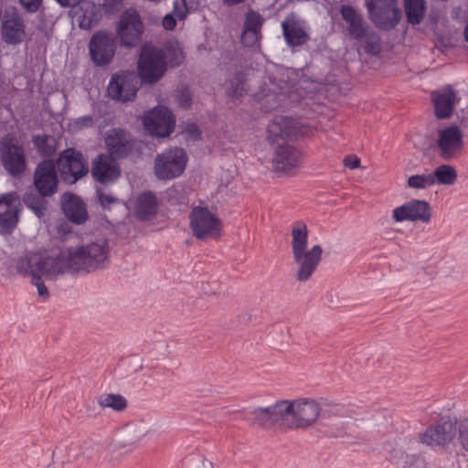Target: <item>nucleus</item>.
Segmentation results:
<instances>
[{
  "label": "nucleus",
  "instance_id": "obj_51",
  "mask_svg": "<svg viewBox=\"0 0 468 468\" xmlns=\"http://www.w3.org/2000/svg\"><path fill=\"white\" fill-rule=\"evenodd\" d=\"M245 0H224V3H226L229 5H236L243 3Z\"/></svg>",
  "mask_w": 468,
  "mask_h": 468
},
{
  "label": "nucleus",
  "instance_id": "obj_26",
  "mask_svg": "<svg viewBox=\"0 0 468 468\" xmlns=\"http://www.w3.org/2000/svg\"><path fill=\"white\" fill-rule=\"evenodd\" d=\"M282 28L284 39L289 47L302 46L309 39L307 33L297 24L293 16H287L282 23Z\"/></svg>",
  "mask_w": 468,
  "mask_h": 468
},
{
  "label": "nucleus",
  "instance_id": "obj_38",
  "mask_svg": "<svg viewBox=\"0 0 468 468\" xmlns=\"http://www.w3.org/2000/svg\"><path fill=\"white\" fill-rule=\"evenodd\" d=\"M123 4L124 0H103L101 5L105 16L112 17L122 11Z\"/></svg>",
  "mask_w": 468,
  "mask_h": 468
},
{
  "label": "nucleus",
  "instance_id": "obj_4",
  "mask_svg": "<svg viewBox=\"0 0 468 468\" xmlns=\"http://www.w3.org/2000/svg\"><path fill=\"white\" fill-rule=\"evenodd\" d=\"M308 229L303 220L293 222L292 228V251L294 261L299 265L296 279L308 281L322 261L323 249L320 245L307 250Z\"/></svg>",
  "mask_w": 468,
  "mask_h": 468
},
{
  "label": "nucleus",
  "instance_id": "obj_12",
  "mask_svg": "<svg viewBox=\"0 0 468 468\" xmlns=\"http://www.w3.org/2000/svg\"><path fill=\"white\" fill-rule=\"evenodd\" d=\"M56 165L61 179L70 185L75 184L89 172L88 163L83 154L74 148L60 153Z\"/></svg>",
  "mask_w": 468,
  "mask_h": 468
},
{
  "label": "nucleus",
  "instance_id": "obj_30",
  "mask_svg": "<svg viewBox=\"0 0 468 468\" xmlns=\"http://www.w3.org/2000/svg\"><path fill=\"white\" fill-rule=\"evenodd\" d=\"M48 196H43L41 193L36 191L26 192L23 197V202L27 207L34 212L37 218H42L48 208V201L46 197Z\"/></svg>",
  "mask_w": 468,
  "mask_h": 468
},
{
  "label": "nucleus",
  "instance_id": "obj_16",
  "mask_svg": "<svg viewBox=\"0 0 468 468\" xmlns=\"http://www.w3.org/2000/svg\"><path fill=\"white\" fill-rule=\"evenodd\" d=\"M90 172L93 179L104 186L114 185L122 176L119 163L103 153L92 160Z\"/></svg>",
  "mask_w": 468,
  "mask_h": 468
},
{
  "label": "nucleus",
  "instance_id": "obj_10",
  "mask_svg": "<svg viewBox=\"0 0 468 468\" xmlns=\"http://www.w3.org/2000/svg\"><path fill=\"white\" fill-rule=\"evenodd\" d=\"M117 39L107 30H98L90 38L88 48L92 64L95 67L110 65L116 54Z\"/></svg>",
  "mask_w": 468,
  "mask_h": 468
},
{
  "label": "nucleus",
  "instance_id": "obj_8",
  "mask_svg": "<svg viewBox=\"0 0 468 468\" xmlns=\"http://www.w3.org/2000/svg\"><path fill=\"white\" fill-rule=\"evenodd\" d=\"M189 221L192 233L197 239H218L221 237L222 221L207 207H194L189 214Z\"/></svg>",
  "mask_w": 468,
  "mask_h": 468
},
{
  "label": "nucleus",
  "instance_id": "obj_14",
  "mask_svg": "<svg viewBox=\"0 0 468 468\" xmlns=\"http://www.w3.org/2000/svg\"><path fill=\"white\" fill-rule=\"evenodd\" d=\"M176 116L166 106H156L144 118V126L157 138L169 137L176 127Z\"/></svg>",
  "mask_w": 468,
  "mask_h": 468
},
{
  "label": "nucleus",
  "instance_id": "obj_17",
  "mask_svg": "<svg viewBox=\"0 0 468 468\" xmlns=\"http://www.w3.org/2000/svg\"><path fill=\"white\" fill-rule=\"evenodd\" d=\"M56 163L51 159L40 161L34 172V186L43 196H53L58 190Z\"/></svg>",
  "mask_w": 468,
  "mask_h": 468
},
{
  "label": "nucleus",
  "instance_id": "obj_29",
  "mask_svg": "<svg viewBox=\"0 0 468 468\" xmlns=\"http://www.w3.org/2000/svg\"><path fill=\"white\" fill-rule=\"evenodd\" d=\"M162 48L165 51V62L168 68H178L181 66L186 58L183 48L177 41H166Z\"/></svg>",
  "mask_w": 468,
  "mask_h": 468
},
{
  "label": "nucleus",
  "instance_id": "obj_20",
  "mask_svg": "<svg viewBox=\"0 0 468 468\" xmlns=\"http://www.w3.org/2000/svg\"><path fill=\"white\" fill-rule=\"evenodd\" d=\"M137 90L133 78L126 74H113L107 87L108 96L122 102L133 101Z\"/></svg>",
  "mask_w": 468,
  "mask_h": 468
},
{
  "label": "nucleus",
  "instance_id": "obj_47",
  "mask_svg": "<svg viewBox=\"0 0 468 468\" xmlns=\"http://www.w3.org/2000/svg\"><path fill=\"white\" fill-rule=\"evenodd\" d=\"M174 11H175V14H176V17L178 18V20L182 21V20L186 19L187 13H188L186 0H185V3L182 2V7H178V2L176 1L174 3Z\"/></svg>",
  "mask_w": 468,
  "mask_h": 468
},
{
  "label": "nucleus",
  "instance_id": "obj_19",
  "mask_svg": "<svg viewBox=\"0 0 468 468\" xmlns=\"http://www.w3.org/2000/svg\"><path fill=\"white\" fill-rule=\"evenodd\" d=\"M463 131L457 125H451L438 132L437 145L440 156L449 161L463 148Z\"/></svg>",
  "mask_w": 468,
  "mask_h": 468
},
{
  "label": "nucleus",
  "instance_id": "obj_9",
  "mask_svg": "<svg viewBox=\"0 0 468 468\" xmlns=\"http://www.w3.org/2000/svg\"><path fill=\"white\" fill-rule=\"evenodd\" d=\"M366 5L370 20L378 29L393 30L401 19L398 0H366Z\"/></svg>",
  "mask_w": 468,
  "mask_h": 468
},
{
  "label": "nucleus",
  "instance_id": "obj_52",
  "mask_svg": "<svg viewBox=\"0 0 468 468\" xmlns=\"http://www.w3.org/2000/svg\"><path fill=\"white\" fill-rule=\"evenodd\" d=\"M198 468H214V466H213V463L211 462L204 461V462H202L201 466L198 467Z\"/></svg>",
  "mask_w": 468,
  "mask_h": 468
},
{
  "label": "nucleus",
  "instance_id": "obj_32",
  "mask_svg": "<svg viewBox=\"0 0 468 468\" xmlns=\"http://www.w3.org/2000/svg\"><path fill=\"white\" fill-rule=\"evenodd\" d=\"M55 140L48 134H35L32 137V143L38 154L47 159H49L56 152Z\"/></svg>",
  "mask_w": 468,
  "mask_h": 468
},
{
  "label": "nucleus",
  "instance_id": "obj_1",
  "mask_svg": "<svg viewBox=\"0 0 468 468\" xmlns=\"http://www.w3.org/2000/svg\"><path fill=\"white\" fill-rule=\"evenodd\" d=\"M110 248L106 239L90 242L87 245L69 249L68 255L59 253L56 257H43L34 252H27L16 261V269L23 277L42 274L52 280L65 272L90 273L104 269L109 263Z\"/></svg>",
  "mask_w": 468,
  "mask_h": 468
},
{
  "label": "nucleus",
  "instance_id": "obj_33",
  "mask_svg": "<svg viewBox=\"0 0 468 468\" xmlns=\"http://www.w3.org/2000/svg\"><path fill=\"white\" fill-rule=\"evenodd\" d=\"M431 175L434 180V185H453L457 179L456 169L450 165H441L438 166Z\"/></svg>",
  "mask_w": 468,
  "mask_h": 468
},
{
  "label": "nucleus",
  "instance_id": "obj_21",
  "mask_svg": "<svg viewBox=\"0 0 468 468\" xmlns=\"http://www.w3.org/2000/svg\"><path fill=\"white\" fill-rule=\"evenodd\" d=\"M1 36L6 45H20L27 36L24 19L18 15H14L4 20L1 25Z\"/></svg>",
  "mask_w": 468,
  "mask_h": 468
},
{
  "label": "nucleus",
  "instance_id": "obj_31",
  "mask_svg": "<svg viewBox=\"0 0 468 468\" xmlns=\"http://www.w3.org/2000/svg\"><path fill=\"white\" fill-rule=\"evenodd\" d=\"M425 11V0H405V14L408 23L420 24L424 17Z\"/></svg>",
  "mask_w": 468,
  "mask_h": 468
},
{
  "label": "nucleus",
  "instance_id": "obj_53",
  "mask_svg": "<svg viewBox=\"0 0 468 468\" xmlns=\"http://www.w3.org/2000/svg\"><path fill=\"white\" fill-rule=\"evenodd\" d=\"M69 227L67 225V224H62L60 225V227L58 228V230H62L64 233H67L69 231Z\"/></svg>",
  "mask_w": 468,
  "mask_h": 468
},
{
  "label": "nucleus",
  "instance_id": "obj_6",
  "mask_svg": "<svg viewBox=\"0 0 468 468\" xmlns=\"http://www.w3.org/2000/svg\"><path fill=\"white\" fill-rule=\"evenodd\" d=\"M165 51L151 43L144 44L140 48L138 73L144 83H157L167 71Z\"/></svg>",
  "mask_w": 468,
  "mask_h": 468
},
{
  "label": "nucleus",
  "instance_id": "obj_36",
  "mask_svg": "<svg viewBox=\"0 0 468 468\" xmlns=\"http://www.w3.org/2000/svg\"><path fill=\"white\" fill-rule=\"evenodd\" d=\"M245 77L241 72H237L234 78L230 80L229 87L227 90V94L231 99H238L243 96L244 93Z\"/></svg>",
  "mask_w": 468,
  "mask_h": 468
},
{
  "label": "nucleus",
  "instance_id": "obj_23",
  "mask_svg": "<svg viewBox=\"0 0 468 468\" xmlns=\"http://www.w3.org/2000/svg\"><path fill=\"white\" fill-rule=\"evenodd\" d=\"M455 96V91L451 86H448L442 92L435 90L431 93V101L437 119L444 120L452 116Z\"/></svg>",
  "mask_w": 468,
  "mask_h": 468
},
{
  "label": "nucleus",
  "instance_id": "obj_35",
  "mask_svg": "<svg viewBox=\"0 0 468 468\" xmlns=\"http://www.w3.org/2000/svg\"><path fill=\"white\" fill-rule=\"evenodd\" d=\"M101 5H93L90 9H86L80 22V27L83 29H90L95 27L102 17Z\"/></svg>",
  "mask_w": 468,
  "mask_h": 468
},
{
  "label": "nucleus",
  "instance_id": "obj_28",
  "mask_svg": "<svg viewBox=\"0 0 468 468\" xmlns=\"http://www.w3.org/2000/svg\"><path fill=\"white\" fill-rule=\"evenodd\" d=\"M262 16L253 11L250 10L246 15L244 23V32L241 36V42L247 47H253L258 41V35L260 34L262 26Z\"/></svg>",
  "mask_w": 468,
  "mask_h": 468
},
{
  "label": "nucleus",
  "instance_id": "obj_25",
  "mask_svg": "<svg viewBox=\"0 0 468 468\" xmlns=\"http://www.w3.org/2000/svg\"><path fill=\"white\" fill-rule=\"evenodd\" d=\"M158 211V201L152 191L142 192L135 203V216L141 221H146L154 218Z\"/></svg>",
  "mask_w": 468,
  "mask_h": 468
},
{
  "label": "nucleus",
  "instance_id": "obj_22",
  "mask_svg": "<svg viewBox=\"0 0 468 468\" xmlns=\"http://www.w3.org/2000/svg\"><path fill=\"white\" fill-rule=\"evenodd\" d=\"M61 208L66 218L74 224H83L88 218L85 203L73 193L67 192L63 195Z\"/></svg>",
  "mask_w": 468,
  "mask_h": 468
},
{
  "label": "nucleus",
  "instance_id": "obj_3",
  "mask_svg": "<svg viewBox=\"0 0 468 468\" xmlns=\"http://www.w3.org/2000/svg\"><path fill=\"white\" fill-rule=\"evenodd\" d=\"M304 127L298 126L290 117L277 116L267 127V139L270 144L277 145L273 158L277 171L286 172L300 165L302 152L288 144L297 141L303 134Z\"/></svg>",
  "mask_w": 468,
  "mask_h": 468
},
{
  "label": "nucleus",
  "instance_id": "obj_34",
  "mask_svg": "<svg viewBox=\"0 0 468 468\" xmlns=\"http://www.w3.org/2000/svg\"><path fill=\"white\" fill-rule=\"evenodd\" d=\"M101 408H111L116 411H122L127 408V399L120 394H102L98 399Z\"/></svg>",
  "mask_w": 468,
  "mask_h": 468
},
{
  "label": "nucleus",
  "instance_id": "obj_43",
  "mask_svg": "<svg viewBox=\"0 0 468 468\" xmlns=\"http://www.w3.org/2000/svg\"><path fill=\"white\" fill-rule=\"evenodd\" d=\"M185 133L186 135V139L192 141H199L202 139V132L198 125L195 122L187 123L185 128Z\"/></svg>",
  "mask_w": 468,
  "mask_h": 468
},
{
  "label": "nucleus",
  "instance_id": "obj_11",
  "mask_svg": "<svg viewBox=\"0 0 468 468\" xmlns=\"http://www.w3.org/2000/svg\"><path fill=\"white\" fill-rule=\"evenodd\" d=\"M0 157L4 168L12 176H20L27 168L25 150L11 134L0 140Z\"/></svg>",
  "mask_w": 468,
  "mask_h": 468
},
{
  "label": "nucleus",
  "instance_id": "obj_54",
  "mask_svg": "<svg viewBox=\"0 0 468 468\" xmlns=\"http://www.w3.org/2000/svg\"><path fill=\"white\" fill-rule=\"evenodd\" d=\"M181 1L185 3V0H181Z\"/></svg>",
  "mask_w": 468,
  "mask_h": 468
},
{
  "label": "nucleus",
  "instance_id": "obj_50",
  "mask_svg": "<svg viewBox=\"0 0 468 468\" xmlns=\"http://www.w3.org/2000/svg\"><path fill=\"white\" fill-rule=\"evenodd\" d=\"M62 7H76L82 0H56Z\"/></svg>",
  "mask_w": 468,
  "mask_h": 468
},
{
  "label": "nucleus",
  "instance_id": "obj_7",
  "mask_svg": "<svg viewBox=\"0 0 468 468\" xmlns=\"http://www.w3.org/2000/svg\"><path fill=\"white\" fill-rule=\"evenodd\" d=\"M187 162L188 155L184 148L170 146L155 156V176L160 180L177 178L185 172Z\"/></svg>",
  "mask_w": 468,
  "mask_h": 468
},
{
  "label": "nucleus",
  "instance_id": "obj_44",
  "mask_svg": "<svg viewBox=\"0 0 468 468\" xmlns=\"http://www.w3.org/2000/svg\"><path fill=\"white\" fill-rule=\"evenodd\" d=\"M179 102L182 108L189 109L192 105L193 95L189 88H183L178 94Z\"/></svg>",
  "mask_w": 468,
  "mask_h": 468
},
{
  "label": "nucleus",
  "instance_id": "obj_45",
  "mask_svg": "<svg viewBox=\"0 0 468 468\" xmlns=\"http://www.w3.org/2000/svg\"><path fill=\"white\" fill-rule=\"evenodd\" d=\"M74 125L79 130L90 128L94 125V118L91 115L80 116L74 120Z\"/></svg>",
  "mask_w": 468,
  "mask_h": 468
},
{
  "label": "nucleus",
  "instance_id": "obj_41",
  "mask_svg": "<svg viewBox=\"0 0 468 468\" xmlns=\"http://www.w3.org/2000/svg\"><path fill=\"white\" fill-rule=\"evenodd\" d=\"M96 197H98L100 206L103 209L109 208L111 205L116 204L118 202L117 197L105 194L101 187L96 188Z\"/></svg>",
  "mask_w": 468,
  "mask_h": 468
},
{
  "label": "nucleus",
  "instance_id": "obj_46",
  "mask_svg": "<svg viewBox=\"0 0 468 468\" xmlns=\"http://www.w3.org/2000/svg\"><path fill=\"white\" fill-rule=\"evenodd\" d=\"M19 3L28 13H36L39 9L42 0H19Z\"/></svg>",
  "mask_w": 468,
  "mask_h": 468
},
{
  "label": "nucleus",
  "instance_id": "obj_49",
  "mask_svg": "<svg viewBox=\"0 0 468 468\" xmlns=\"http://www.w3.org/2000/svg\"><path fill=\"white\" fill-rule=\"evenodd\" d=\"M344 165L350 169L358 168L360 166V159L356 155H346L344 159Z\"/></svg>",
  "mask_w": 468,
  "mask_h": 468
},
{
  "label": "nucleus",
  "instance_id": "obj_15",
  "mask_svg": "<svg viewBox=\"0 0 468 468\" xmlns=\"http://www.w3.org/2000/svg\"><path fill=\"white\" fill-rule=\"evenodd\" d=\"M457 433V420L450 417L441 418L434 425L429 426L420 434V441L430 446H446L452 441Z\"/></svg>",
  "mask_w": 468,
  "mask_h": 468
},
{
  "label": "nucleus",
  "instance_id": "obj_2",
  "mask_svg": "<svg viewBox=\"0 0 468 468\" xmlns=\"http://www.w3.org/2000/svg\"><path fill=\"white\" fill-rule=\"evenodd\" d=\"M320 413V405L309 399L279 400L269 407L256 408L250 412L252 424L264 430L305 429L316 421Z\"/></svg>",
  "mask_w": 468,
  "mask_h": 468
},
{
  "label": "nucleus",
  "instance_id": "obj_37",
  "mask_svg": "<svg viewBox=\"0 0 468 468\" xmlns=\"http://www.w3.org/2000/svg\"><path fill=\"white\" fill-rule=\"evenodd\" d=\"M408 186L414 189H424L434 185L431 175H413L408 178Z\"/></svg>",
  "mask_w": 468,
  "mask_h": 468
},
{
  "label": "nucleus",
  "instance_id": "obj_40",
  "mask_svg": "<svg viewBox=\"0 0 468 468\" xmlns=\"http://www.w3.org/2000/svg\"><path fill=\"white\" fill-rule=\"evenodd\" d=\"M363 39H365V51L367 54L377 55L380 52V48L378 46L379 39L374 35V33H367V36Z\"/></svg>",
  "mask_w": 468,
  "mask_h": 468
},
{
  "label": "nucleus",
  "instance_id": "obj_5",
  "mask_svg": "<svg viewBox=\"0 0 468 468\" xmlns=\"http://www.w3.org/2000/svg\"><path fill=\"white\" fill-rule=\"evenodd\" d=\"M144 24L135 7L123 10L115 26V37L121 48L133 49L138 47L144 38Z\"/></svg>",
  "mask_w": 468,
  "mask_h": 468
},
{
  "label": "nucleus",
  "instance_id": "obj_48",
  "mask_svg": "<svg viewBox=\"0 0 468 468\" xmlns=\"http://www.w3.org/2000/svg\"><path fill=\"white\" fill-rule=\"evenodd\" d=\"M162 26L166 30H174L176 27V19L172 14H167L163 17Z\"/></svg>",
  "mask_w": 468,
  "mask_h": 468
},
{
  "label": "nucleus",
  "instance_id": "obj_27",
  "mask_svg": "<svg viewBox=\"0 0 468 468\" xmlns=\"http://www.w3.org/2000/svg\"><path fill=\"white\" fill-rule=\"evenodd\" d=\"M13 200L12 194L0 199V233H10L17 223V211L12 207Z\"/></svg>",
  "mask_w": 468,
  "mask_h": 468
},
{
  "label": "nucleus",
  "instance_id": "obj_13",
  "mask_svg": "<svg viewBox=\"0 0 468 468\" xmlns=\"http://www.w3.org/2000/svg\"><path fill=\"white\" fill-rule=\"evenodd\" d=\"M106 155L118 160L127 159L140 150L137 142L124 129L115 127L105 136Z\"/></svg>",
  "mask_w": 468,
  "mask_h": 468
},
{
  "label": "nucleus",
  "instance_id": "obj_42",
  "mask_svg": "<svg viewBox=\"0 0 468 468\" xmlns=\"http://www.w3.org/2000/svg\"><path fill=\"white\" fill-rule=\"evenodd\" d=\"M43 277L44 275L42 274L34 275V277L31 279V283L37 287L38 295L45 301L49 297V292L45 285Z\"/></svg>",
  "mask_w": 468,
  "mask_h": 468
},
{
  "label": "nucleus",
  "instance_id": "obj_24",
  "mask_svg": "<svg viewBox=\"0 0 468 468\" xmlns=\"http://www.w3.org/2000/svg\"><path fill=\"white\" fill-rule=\"evenodd\" d=\"M340 13L343 19L348 23L349 34L353 38L362 40L367 36L368 32L363 16L353 6L344 5L340 8Z\"/></svg>",
  "mask_w": 468,
  "mask_h": 468
},
{
  "label": "nucleus",
  "instance_id": "obj_18",
  "mask_svg": "<svg viewBox=\"0 0 468 468\" xmlns=\"http://www.w3.org/2000/svg\"><path fill=\"white\" fill-rule=\"evenodd\" d=\"M392 218L396 222L420 220L428 223L431 218V206L425 200L411 199L394 208Z\"/></svg>",
  "mask_w": 468,
  "mask_h": 468
},
{
  "label": "nucleus",
  "instance_id": "obj_39",
  "mask_svg": "<svg viewBox=\"0 0 468 468\" xmlns=\"http://www.w3.org/2000/svg\"><path fill=\"white\" fill-rule=\"evenodd\" d=\"M458 440L463 447L468 452V419L457 421Z\"/></svg>",
  "mask_w": 468,
  "mask_h": 468
}]
</instances>
